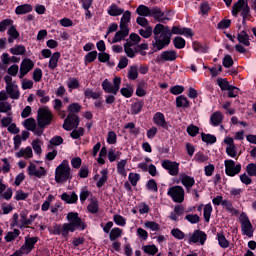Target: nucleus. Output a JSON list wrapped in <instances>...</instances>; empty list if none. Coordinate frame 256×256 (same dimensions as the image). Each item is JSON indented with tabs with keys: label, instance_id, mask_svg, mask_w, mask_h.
<instances>
[{
	"label": "nucleus",
	"instance_id": "nucleus-1",
	"mask_svg": "<svg viewBox=\"0 0 256 256\" xmlns=\"http://www.w3.org/2000/svg\"><path fill=\"white\" fill-rule=\"evenodd\" d=\"M68 223L55 224L52 228V235H61L64 239L69 237V233H75V231H85L87 229V223L83 218L79 217L77 212H69L66 216Z\"/></svg>",
	"mask_w": 256,
	"mask_h": 256
},
{
	"label": "nucleus",
	"instance_id": "nucleus-2",
	"mask_svg": "<svg viewBox=\"0 0 256 256\" xmlns=\"http://www.w3.org/2000/svg\"><path fill=\"white\" fill-rule=\"evenodd\" d=\"M37 121L38 128H35L34 133L35 135H37V137H41L43 135L45 127L51 125L53 121V113L51 112V110H49V108H39Z\"/></svg>",
	"mask_w": 256,
	"mask_h": 256
},
{
	"label": "nucleus",
	"instance_id": "nucleus-3",
	"mask_svg": "<svg viewBox=\"0 0 256 256\" xmlns=\"http://www.w3.org/2000/svg\"><path fill=\"white\" fill-rule=\"evenodd\" d=\"M71 179V167H69V161L63 160L55 170L56 183H65Z\"/></svg>",
	"mask_w": 256,
	"mask_h": 256
},
{
	"label": "nucleus",
	"instance_id": "nucleus-4",
	"mask_svg": "<svg viewBox=\"0 0 256 256\" xmlns=\"http://www.w3.org/2000/svg\"><path fill=\"white\" fill-rule=\"evenodd\" d=\"M163 29H165V25L158 23L155 25L154 29L152 28V33L154 35L152 42L150 43V52L149 55H153V53H159L161 51V44H158L157 40L163 39Z\"/></svg>",
	"mask_w": 256,
	"mask_h": 256
},
{
	"label": "nucleus",
	"instance_id": "nucleus-5",
	"mask_svg": "<svg viewBox=\"0 0 256 256\" xmlns=\"http://www.w3.org/2000/svg\"><path fill=\"white\" fill-rule=\"evenodd\" d=\"M101 87L104 93L117 95V93H119V89H121V77H114L113 84L109 82V79H105L102 82Z\"/></svg>",
	"mask_w": 256,
	"mask_h": 256
},
{
	"label": "nucleus",
	"instance_id": "nucleus-6",
	"mask_svg": "<svg viewBox=\"0 0 256 256\" xmlns=\"http://www.w3.org/2000/svg\"><path fill=\"white\" fill-rule=\"evenodd\" d=\"M168 197H171L174 203H183L185 201V189L183 186H172L167 191Z\"/></svg>",
	"mask_w": 256,
	"mask_h": 256
},
{
	"label": "nucleus",
	"instance_id": "nucleus-7",
	"mask_svg": "<svg viewBox=\"0 0 256 256\" xmlns=\"http://www.w3.org/2000/svg\"><path fill=\"white\" fill-rule=\"evenodd\" d=\"M79 123H81L79 116L69 113L65 118L62 127L65 131H73V129L79 128Z\"/></svg>",
	"mask_w": 256,
	"mask_h": 256
},
{
	"label": "nucleus",
	"instance_id": "nucleus-8",
	"mask_svg": "<svg viewBox=\"0 0 256 256\" xmlns=\"http://www.w3.org/2000/svg\"><path fill=\"white\" fill-rule=\"evenodd\" d=\"M172 35H173V28H169V26H164L162 31V39H159L157 37L158 45H161V51H163V49L171 45Z\"/></svg>",
	"mask_w": 256,
	"mask_h": 256
},
{
	"label": "nucleus",
	"instance_id": "nucleus-9",
	"mask_svg": "<svg viewBox=\"0 0 256 256\" xmlns=\"http://www.w3.org/2000/svg\"><path fill=\"white\" fill-rule=\"evenodd\" d=\"M161 167H163L165 171H168L169 175L172 177L179 175V162L165 159L161 161Z\"/></svg>",
	"mask_w": 256,
	"mask_h": 256
},
{
	"label": "nucleus",
	"instance_id": "nucleus-10",
	"mask_svg": "<svg viewBox=\"0 0 256 256\" xmlns=\"http://www.w3.org/2000/svg\"><path fill=\"white\" fill-rule=\"evenodd\" d=\"M225 173L228 177H235L241 173V164H235L233 160H225Z\"/></svg>",
	"mask_w": 256,
	"mask_h": 256
},
{
	"label": "nucleus",
	"instance_id": "nucleus-11",
	"mask_svg": "<svg viewBox=\"0 0 256 256\" xmlns=\"http://www.w3.org/2000/svg\"><path fill=\"white\" fill-rule=\"evenodd\" d=\"M177 60V51L176 50H166L162 51L160 55L155 59V63H167Z\"/></svg>",
	"mask_w": 256,
	"mask_h": 256
},
{
	"label": "nucleus",
	"instance_id": "nucleus-12",
	"mask_svg": "<svg viewBox=\"0 0 256 256\" xmlns=\"http://www.w3.org/2000/svg\"><path fill=\"white\" fill-rule=\"evenodd\" d=\"M205 241H207V233L202 230H194L192 235L188 238V243H200V245H205Z\"/></svg>",
	"mask_w": 256,
	"mask_h": 256
},
{
	"label": "nucleus",
	"instance_id": "nucleus-13",
	"mask_svg": "<svg viewBox=\"0 0 256 256\" xmlns=\"http://www.w3.org/2000/svg\"><path fill=\"white\" fill-rule=\"evenodd\" d=\"M152 121L157 127H161L166 131H169V127H171L167 119H165V114H163V112H156L152 118Z\"/></svg>",
	"mask_w": 256,
	"mask_h": 256
},
{
	"label": "nucleus",
	"instance_id": "nucleus-14",
	"mask_svg": "<svg viewBox=\"0 0 256 256\" xmlns=\"http://www.w3.org/2000/svg\"><path fill=\"white\" fill-rule=\"evenodd\" d=\"M27 171L30 177H37L38 179H42L47 175V170L43 166H40L39 170H37V166L34 163H30Z\"/></svg>",
	"mask_w": 256,
	"mask_h": 256
},
{
	"label": "nucleus",
	"instance_id": "nucleus-15",
	"mask_svg": "<svg viewBox=\"0 0 256 256\" xmlns=\"http://www.w3.org/2000/svg\"><path fill=\"white\" fill-rule=\"evenodd\" d=\"M33 67H35L33 60L25 58L20 64V79H23V77L33 69Z\"/></svg>",
	"mask_w": 256,
	"mask_h": 256
},
{
	"label": "nucleus",
	"instance_id": "nucleus-16",
	"mask_svg": "<svg viewBox=\"0 0 256 256\" xmlns=\"http://www.w3.org/2000/svg\"><path fill=\"white\" fill-rule=\"evenodd\" d=\"M150 17H154L159 23H166L165 21H171L170 18L165 17V12L161 11V8L155 6L150 8Z\"/></svg>",
	"mask_w": 256,
	"mask_h": 256
},
{
	"label": "nucleus",
	"instance_id": "nucleus-17",
	"mask_svg": "<svg viewBox=\"0 0 256 256\" xmlns=\"http://www.w3.org/2000/svg\"><path fill=\"white\" fill-rule=\"evenodd\" d=\"M172 35H184L185 37H193V29L181 26L172 27Z\"/></svg>",
	"mask_w": 256,
	"mask_h": 256
},
{
	"label": "nucleus",
	"instance_id": "nucleus-18",
	"mask_svg": "<svg viewBox=\"0 0 256 256\" xmlns=\"http://www.w3.org/2000/svg\"><path fill=\"white\" fill-rule=\"evenodd\" d=\"M176 107L177 109H189L191 107V101L187 99V96L179 95L176 97Z\"/></svg>",
	"mask_w": 256,
	"mask_h": 256
},
{
	"label": "nucleus",
	"instance_id": "nucleus-19",
	"mask_svg": "<svg viewBox=\"0 0 256 256\" xmlns=\"http://www.w3.org/2000/svg\"><path fill=\"white\" fill-rule=\"evenodd\" d=\"M242 231L244 235H247V237H253V224H251V221L248 217H246L242 222Z\"/></svg>",
	"mask_w": 256,
	"mask_h": 256
},
{
	"label": "nucleus",
	"instance_id": "nucleus-20",
	"mask_svg": "<svg viewBox=\"0 0 256 256\" xmlns=\"http://www.w3.org/2000/svg\"><path fill=\"white\" fill-rule=\"evenodd\" d=\"M6 93L9 94L10 99H19L21 97V92H19V86L13 85H6Z\"/></svg>",
	"mask_w": 256,
	"mask_h": 256
},
{
	"label": "nucleus",
	"instance_id": "nucleus-21",
	"mask_svg": "<svg viewBox=\"0 0 256 256\" xmlns=\"http://www.w3.org/2000/svg\"><path fill=\"white\" fill-rule=\"evenodd\" d=\"M62 201L66 202L68 205H73L79 201V196L75 192H72L69 195L67 192H64L61 196Z\"/></svg>",
	"mask_w": 256,
	"mask_h": 256
},
{
	"label": "nucleus",
	"instance_id": "nucleus-22",
	"mask_svg": "<svg viewBox=\"0 0 256 256\" xmlns=\"http://www.w3.org/2000/svg\"><path fill=\"white\" fill-rule=\"evenodd\" d=\"M180 180L182 185L185 187V189H187V191H189V189H191V187H193V185H195V178L187 175V174H182L180 176Z\"/></svg>",
	"mask_w": 256,
	"mask_h": 256
},
{
	"label": "nucleus",
	"instance_id": "nucleus-23",
	"mask_svg": "<svg viewBox=\"0 0 256 256\" xmlns=\"http://www.w3.org/2000/svg\"><path fill=\"white\" fill-rule=\"evenodd\" d=\"M222 123H223V113H221L220 111H216L211 114L210 124L213 125V127H219V125Z\"/></svg>",
	"mask_w": 256,
	"mask_h": 256
},
{
	"label": "nucleus",
	"instance_id": "nucleus-24",
	"mask_svg": "<svg viewBox=\"0 0 256 256\" xmlns=\"http://www.w3.org/2000/svg\"><path fill=\"white\" fill-rule=\"evenodd\" d=\"M59 59H61V52H54L50 57L48 67L51 71H55L58 67Z\"/></svg>",
	"mask_w": 256,
	"mask_h": 256
},
{
	"label": "nucleus",
	"instance_id": "nucleus-25",
	"mask_svg": "<svg viewBox=\"0 0 256 256\" xmlns=\"http://www.w3.org/2000/svg\"><path fill=\"white\" fill-rule=\"evenodd\" d=\"M33 11V6L31 4H21L15 8L16 15H27Z\"/></svg>",
	"mask_w": 256,
	"mask_h": 256
},
{
	"label": "nucleus",
	"instance_id": "nucleus-26",
	"mask_svg": "<svg viewBox=\"0 0 256 256\" xmlns=\"http://www.w3.org/2000/svg\"><path fill=\"white\" fill-rule=\"evenodd\" d=\"M145 106V102L143 100L137 99L136 102L131 104V115H139L141 111H143V107Z\"/></svg>",
	"mask_w": 256,
	"mask_h": 256
},
{
	"label": "nucleus",
	"instance_id": "nucleus-27",
	"mask_svg": "<svg viewBox=\"0 0 256 256\" xmlns=\"http://www.w3.org/2000/svg\"><path fill=\"white\" fill-rule=\"evenodd\" d=\"M123 13H125V9L118 7L115 3L111 4L108 8V15H110V17H119V15H123Z\"/></svg>",
	"mask_w": 256,
	"mask_h": 256
},
{
	"label": "nucleus",
	"instance_id": "nucleus-28",
	"mask_svg": "<svg viewBox=\"0 0 256 256\" xmlns=\"http://www.w3.org/2000/svg\"><path fill=\"white\" fill-rule=\"evenodd\" d=\"M16 157H18V159H21V157H25V159H31V157H33V149L30 146L21 148L20 151L16 153Z\"/></svg>",
	"mask_w": 256,
	"mask_h": 256
},
{
	"label": "nucleus",
	"instance_id": "nucleus-29",
	"mask_svg": "<svg viewBox=\"0 0 256 256\" xmlns=\"http://www.w3.org/2000/svg\"><path fill=\"white\" fill-rule=\"evenodd\" d=\"M192 47L196 53H209V46L207 44H201L199 41H194Z\"/></svg>",
	"mask_w": 256,
	"mask_h": 256
},
{
	"label": "nucleus",
	"instance_id": "nucleus-30",
	"mask_svg": "<svg viewBox=\"0 0 256 256\" xmlns=\"http://www.w3.org/2000/svg\"><path fill=\"white\" fill-rule=\"evenodd\" d=\"M246 5H247V2H245V0H238L237 3H235L232 7L233 17H237L239 15V11H242V9H245Z\"/></svg>",
	"mask_w": 256,
	"mask_h": 256
},
{
	"label": "nucleus",
	"instance_id": "nucleus-31",
	"mask_svg": "<svg viewBox=\"0 0 256 256\" xmlns=\"http://www.w3.org/2000/svg\"><path fill=\"white\" fill-rule=\"evenodd\" d=\"M201 139L206 145H215V143H217V137L213 134H205V132H202Z\"/></svg>",
	"mask_w": 256,
	"mask_h": 256
},
{
	"label": "nucleus",
	"instance_id": "nucleus-32",
	"mask_svg": "<svg viewBox=\"0 0 256 256\" xmlns=\"http://www.w3.org/2000/svg\"><path fill=\"white\" fill-rule=\"evenodd\" d=\"M136 13L140 17H151V8L141 4L137 7Z\"/></svg>",
	"mask_w": 256,
	"mask_h": 256
},
{
	"label": "nucleus",
	"instance_id": "nucleus-33",
	"mask_svg": "<svg viewBox=\"0 0 256 256\" xmlns=\"http://www.w3.org/2000/svg\"><path fill=\"white\" fill-rule=\"evenodd\" d=\"M237 40L239 43H242V45H245V47H249L251 45V42L249 41V34H247V31L243 30L237 35Z\"/></svg>",
	"mask_w": 256,
	"mask_h": 256
},
{
	"label": "nucleus",
	"instance_id": "nucleus-34",
	"mask_svg": "<svg viewBox=\"0 0 256 256\" xmlns=\"http://www.w3.org/2000/svg\"><path fill=\"white\" fill-rule=\"evenodd\" d=\"M142 251H144V253L146 255H157V253H159V248H157V246L155 244L152 245H143L142 246Z\"/></svg>",
	"mask_w": 256,
	"mask_h": 256
},
{
	"label": "nucleus",
	"instance_id": "nucleus-35",
	"mask_svg": "<svg viewBox=\"0 0 256 256\" xmlns=\"http://www.w3.org/2000/svg\"><path fill=\"white\" fill-rule=\"evenodd\" d=\"M123 235V229L119 227H114L111 229L109 234L110 241H117Z\"/></svg>",
	"mask_w": 256,
	"mask_h": 256
},
{
	"label": "nucleus",
	"instance_id": "nucleus-36",
	"mask_svg": "<svg viewBox=\"0 0 256 256\" xmlns=\"http://www.w3.org/2000/svg\"><path fill=\"white\" fill-rule=\"evenodd\" d=\"M216 239L218 241V245L222 249H227L229 247V240L225 237V234L223 233H217Z\"/></svg>",
	"mask_w": 256,
	"mask_h": 256
},
{
	"label": "nucleus",
	"instance_id": "nucleus-37",
	"mask_svg": "<svg viewBox=\"0 0 256 256\" xmlns=\"http://www.w3.org/2000/svg\"><path fill=\"white\" fill-rule=\"evenodd\" d=\"M173 45L175 49H185V45H187V41H185V38L181 36H176L173 39Z\"/></svg>",
	"mask_w": 256,
	"mask_h": 256
},
{
	"label": "nucleus",
	"instance_id": "nucleus-38",
	"mask_svg": "<svg viewBox=\"0 0 256 256\" xmlns=\"http://www.w3.org/2000/svg\"><path fill=\"white\" fill-rule=\"evenodd\" d=\"M97 57H98L97 50H93L91 52H88L84 56V64L89 65V63H93L97 59Z\"/></svg>",
	"mask_w": 256,
	"mask_h": 256
},
{
	"label": "nucleus",
	"instance_id": "nucleus-39",
	"mask_svg": "<svg viewBox=\"0 0 256 256\" xmlns=\"http://www.w3.org/2000/svg\"><path fill=\"white\" fill-rule=\"evenodd\" d=\"M10 53L12 55H25V53H27V48H25L24 45L19 44L10 48Z\"/></svg>",
	"mask_w": 256,
	"mask_h": 256
},
{
	"label": "nucleus",
	"instance_id": "nucleus-40",
	"mask_svg": "<svg viewBox=\"0 0 256 256\" xmlns=\"http://www.w3.org/2000/svg\"><path fill=\"white\" fill-rule=\"evenodd\" d=\"M211 213H213V206H211V203H208L204 206L203 212L204 221L206 223H209V221H211Z\"/></svg>",
	"mask_w": 256,
	"mask_h": 256
},
{
	"label": "nucleus",
	"instance_id": "nucleus-41",
	"mask_svg": "<svg viewBox=\"0 0 256 256\" xmlns=\"http://www.w3.org/2000/svg\"><path fill=\"white\" fill-rule=\"evenodd\" d=\"M126 37H129V34L127 32L119 30L115 33L112 39V43H121V41L125 40Z\"/></svg>",
	"mask_w": 256,
	"mask_h": 256
},
{
	"label": "nucleus",
	"instance_id": "nucleus-42",
	"mask_svg": "<svg viewBox=\"0 0 256 256\" xmlns=\"http://www.w3.org/2000/svg\"><path fill=\"white\" fill-rule=\"evenodd\" d=\"M23 126L27 131L35 132V129H37V124L35 123L34 118H28L24 121Z\"/></svg>",
	"mask_w": 256,
	"mask_h": 256
},
{
	"label": "nucleus",
	"instance_id": "nucleus-43",
	"mask_svg": "<svg viewBox=\"0 0 256 256\" xmlns=\"http://www.w3.org/2000/svg\"><path fill=\"white\" fill-rule=\"evenodd\" d=\"M127 166V159H123L117 163V172L119 175H122L123 177H127V171L125 170V167Z\"/></svg>",
	"mask_w": 256,
	"mask_h": 256
},
{
	"label": "nucleus",
	"instance_id": "nucleus-44",
	"mask_svg": "<svg viewBox=\"0 0 256 256\" xmlns=\"http://www.w3.org/2000/svg\"><path fill=\"white\" fill-rule=\"evenodd\" d=\"M39 241V237H26L24 245L26 247H29L32 251L35 249V245H37V242Z\"/></svg>",
	"mask_w": 256,
	"mask_h": 256
},
{
	"label": "nucleus",
	"instance_id": "nucleus-45",
	"mask_svg": "<svg viewBox=\"0 0 256 256\" xmlns=\"http://www.w3.org/2000/svg\"><path fill=\"white\" fill-rule=\"evenodd\" d=\"M217 85L220 87L221 91H228V89H231L232 86L229 84L227 78H218Z\"/></svg>",
	"mask_w": 256,
	"mask_h": 256
},
{
	"label": "nucleus",
	"instance_id": "nucleus-46",
	"mask_svg": "<svg viewBox=\"0 0 256 256\" xmlns=\"http://www.w3.org/2000/svg\"><path fill=\"white\" fill-rule=\"evenodd\" d=\"M138 33L144 39H149V37H151V35H153V27L152 26H146V27H144V29H140L138 31Z\"/></svg>",
	"mask_w": 256,
	"mask_h": 256
},
{
	"label": "nucleus",
	"instance_id": "nucleus-47",
	"mask_svg": "<svg viewBox=\"0 0 256 256\" xmlns=\"http://www.w3.org/2000/svg\"><path fill=\"white\" fill-rule=\"evenodd\" d=\"M85 135V128L79 127V128H74L72 132L70 133V137L72 139H80V137H83Z\"/></svg>",
	"mask_w": 256,
	"mask_h": 256
},
{
	"label": "nucleus",
	"instance_id": "nucleus-48",
	"mask_svg": "<svg viewBox=\"0 0 256 256\" xmlns=\"http://www.w3.org/2000/svg\"><path fill=\"white\" fill-rule=\"evenodd\" d=\"M84 97L86 99H99L101 97V93L93 92L91 88H87L84 90Z\"/></svg>",
	"mask_w": 256,
	"mask_h": 256
},
{
	"label": "nucleus",
	"instance_id": "nucleus-49",
	"mask_svg": "<svg viewBox=\"0 0 256 256\" xmlns=\"http://www.w3.org/2000/svg\"><path fill=\"white\" fill-rule=\"evenodd\" d=\"M141 180V175L139 173L131 172L128 176V181H130L132 187H137V183Z\"/></svg>",
	"mask_w": 256,
	"mask_h": 256
},
{
	"label": "nucleus",
	"instance_id": "nucleus-50",
	"mask_svg": "<svg viewBox=\"0 0 256 256\" xmlns=\"http://www.w3.org/2000/svg\"><path fill=\"white\" fill-rule=\"evenodd\" d=\"M139 77V69L137 66H131L128 70V79L130 81H135Z\"/></svg>",
	"mask_w": 256,
	"mask_h": 256
},
{
	"label": "nucleus",
	"instance_id": "nucleus-51",
	"mask_svg": "<svg viewBox=\"0 0 256 256\" xmlns=\"http://www.w3.org/2000/svg\"><path fill=\"white\" fill-rule=\"evenodd\" d=\"M241 17L243 18L242 23H243V25H245V21H247V19H249V17H251V8L249 7V4L246 3L244 8L242 9Z\"/></svg>",
	"mask_w": 256,
	"mask_h": 256
},
{
	"label": "nucleus",
	"instance_id": "nucleus-52",
	"mask_svg": "<svg viewBox=\"0 0 256 256\" xmlns=\"http://www.w3.org/2000/svg\"><path fill=\"white\" fill-rule=\"evenodd\" d=\"M87 209L92 215L99 213V202H97V200L90 202Z\"/></svg>",
	"mask_w": 256,
	"mask_h": 256
},
{
	"label": "nucleus",
	"instance_id": "nucleus-53",
	"mask_svg": "<svg viewBox=\"0 0 256 256\" xmlns=\"http://www.w3.org/2000/svg\"><path fill=\"white\" fill-rule=\"evenodd\" d=\"M113 221L116 225H119V227H125V225H127V219L119 214L113 216Z\"/></svg>",
	"mask_w": 256,
	"mask_h": 256
},
{
	"label": "nucleus",
	"instance_id": "nucleus-54",
	"mask_svg": "<svg viewBox=\"0 0 256 256\" xmlns=\"http://www.w3.org/2000/svg\"><path fill=\"white\" fill-rule=\"evenodd\" d=\"M188 135H190V137H197V135H199V127L196 126L195 124H190L187 129H186Z\"/></svg>",
	"mask_w": 256,
	"mask_h": 256
},
{
	"label": "nucleus",
	"instance_id": "nucleus-55",
	"mask_svg": "<svg viewBox=\"0 0 256 256\" xmlns=\"http://www.w3.org/2000/svg\"><path fill=\"white\" fill-rule=\"evenodd\" d=\"M171 235L175 239H178V241H181V240L185 239V233L183 231H181V229H179V228L172 229L171 230Z\"/></svg>",
	"mask_w": 256,
	"mask_h": 256
},
{
	"label": "nucleus",
	"instance_id": "nucleus-56",
	"mask_svg": "<svg viewBox=\"0 0 256 256\" xmlns=\"http://www.w3.org/2000/svg\"><path fill=\"white\" fill-rule=\"evenodd\" d=\"M120 93L126 99H130V97H133L134 90H133V87L128 86L126 88H121Z\"/></svg>",
	"mask_w": 256,
	"mask_h": 256
},
{
	"label": "nucleus",
	"instance_id": "nucleus-57",
	"mask_svg": "<svg viewBox=\"0 0 256 256\" xmlns=\"http://www.w3.org/2000/svg\"><path fill=\"white\" fill-rule=\"evenodd\" d=\"M185 219L186 221H188V223H191V225H196V223H199V221H201V218L198 214H187L185 216Z\"/></svg>",
	"mask_w": 256,
	"mask_h": 256
},
{
	"label": "nucleus",
	"instance_id": "nucleus-58",
	"mask_svg": "<svg viewBox=\"0 0 256 256\" xmlns=\"http://www.w3.org/2000/svg\"><path fill=\"white\" fill-rule=\"evenodd\" d=\"M13 25V20L7 18L0 22V33H5L7 31V27H11Z\"/></svg>",
	"mask_w": 256,
	"mask_h": 256
},
{
	"label": "nucleus",
	"instance_id": "nucleus-59",
	"mask_svg": "<svg viewBox=\"0 0 256 256\" xmlns=\"http://www.w3.org/2000/svg\"><path fill=\"white\" fill-rule=\"evenodd\" d=\"M169 91L172 95H181L182 93L185 92V86L175 85V86H172Z\"/></svg>",
	"mask_w": 256,
	"mask_h": 256
},
{
	"label": "nucleus",
	"instance_id": "nucleus-60",
	"mask_svg": "<svg viewBox=\"0 0 256 256\" xmlns=\"http://www.w3.org/2000/svg\"><path fill=\"white\" fill-rule=\"evenodd\" d=\"M194 159L197 163H205L209 161V156L205 155L202 151H199L195 154Z\"/></svg>",
	"mask_w": 256,
	"mask_h": 256
},
{
	"label": "nucleus",
	"instance_id": "nucleus-61",
	"mask_svg": "<svg viewBox=\"0 0 256 256\" xmlns=\"http://www.w3.org/2000/svg\"><path fill=\"white\" fill-rule=\"evenodd\" d=\"M67 87L70 90L79 89V87H81V84L79 83V80H77V78H70L67 83Z\"/></svg>",
	"mask_w": 256,
	"mask_h": 256
},
{
	"label": "nucleus",
	"instance_id": "nucleus-62",
	"mask_svg": "<svg viewBox=\"0 0 256 256\" xmlns=\"http://www.w3.org/2000/svg\"><path fill=\"white\" fill-rule=\"evenodd\" d=\"M81 111V105L79 103H72L68 106V114L75 115Z\"/></svg>",
	"mask_w": 256,
	"mask_h": 256
},
{
	"label": "nucleus",
	"instance_id": "nucleus-63",
	"mask_svg": "<svg viewBox=\"0 0 256 256\" xmlns=\"http://www.w3.org/2000/svg\"><path fill=\"white\" fill-rule=\"evenodd\" d=\"M146 187L148 191H153V193H157V191H159V188L157 187V182L155 181V179L148 180Z\"/></svg>",
	"mask_w": 256,
	"mask_h": 256
},
{
	"label": "nucleus",
	"instance_id": "nucleus-64",
	"mask_svg": "<svg viewBox=\"0 0 256 256\" xmlns=\"http://www.w3.org/2000/svg\"><path fill=\"white\" fill-rule=\"evenodd\" d=\"M246 173H248V175L250 177H256V164L255 163H249L246 166Z\"/></svg>",
	"mask_w": 256,
	"mask_h": 256
}]
</instances>
